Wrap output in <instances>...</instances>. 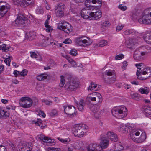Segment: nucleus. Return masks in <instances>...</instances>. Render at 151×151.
<instances>
[{"label":"nucleus","instance_id":"69168bd1","mask_svg":"<svg viewBox=\"0 0 151 151\" xmlns=\"http://www.w3.org/2000/svg\"><path fill=\"white\" fill-rule=\"evenodd\" d=\"M41 122H42L40 119H37L36 120H32V123H41Z\"/></svg>","mask_w":151,"mask_h":151},{"label":"nucleus","instance_id":"393cba45","mask_svg":"<svg viewBox=\"0 0 151 151\" xmlns=\"http://www.w3.org/2000/svg\"><path fill=\"white\" fill-rule=\"evenodd\" d=\"M136 42V40L134 38H129L125 42V45L128 47L132 48L133 47Z\"/></svg>","mask_w":151,"mask_h":151},{"label":"nucleus","instance_id":"72a5a7b5","mask_svg":"<svg viewBox=\"0 0 151 151\" xmlns=\"http://www.w3.org/2000/svg\"><path fill=\"white\" fill-rule=\"evenodd\" d=\"M35 112H37V115L40 116H41L43 117H45L46 115L44 112L41 110L39 108H37L35 110Z\"/></svg>","mask_w":151,"mask_h":151},{"label":"nucleus","instance_id":"79ce46f5","mask_svg":"<svg viewBox=\"0 0 151 151\" xmlns=\"http://www.w3.org/2000/svg\"><path fill=\"white\" fill-rule=\"evenodd\" d=\"M58 139L62 142L65 144H67L69 142L70 140L69 138H66V139H62L60 138H58Z\"/></svg>","mask_w":151,"mask_h":151},{"label":"nucleus","instance_id":"b1692460","mask_svg":"<svg viewBox=\"0 0 151 151\" xmlns=\"http://www.w3.org/2000/svg\"><path fill=\"white\" fill-rule=\"evenodd\" d=\"M91 18L93 17L95 20L100 18L102 16V12L100 10H98L95 12H91Z\"/></svg>","mask_w":151,"mask_h":151},{"label":"nucleus","instance_id":"37998d69","mask_svg":"<svg viewBox=\"0 0 151 151\" xmlns=\"http://www.w3.org/2000/svg\"><path fill=\"white\" fill-rule=\"evenodd\" d=\"M56 16L58 17H61L64 15L63 11H57L56 10L55 13Z\"/></svg>","mask_w":151,"mask_h":151},{"label":"nucleus","instance_id":"473e14b6","mask_svg":"<svg viewBox=\"0 0 151 151\" xmlns=\"http://www.w3.org/2000/svg\"><path fill=\"white\" fill-rule=\"evenodd\" d=\"M144 113L145 115L151 117V107H147L144 110Z\"/></svg>","mask_w":151,"mask_h":151},{"label":"nucleus","instance_id":"6e6552de","mask_svg":"<svg viewBox=\"0 0 151 151\" xmlns=\"http://www.w3.org/2000/svg\"><path fill=\"white\" fill-rule=\"evenodd\" d=\"M112 115L119 119L122 118L123 106H119L114 107L111 110Z\"/></svg>","mask_w":151,"mask_h":151},{"label":"nucleus","instance_id":"bb28decb","mask_svg":"<svg viewBox=\"0 0 151 151\" xmlns=\"http://www.w3.org/2000/svg\"><path fill=\"white\" fill-rule=\"evenodd\" d=\"M31 0H21V6L23 7L29 6L34 4L33 2L31 1Z\"/></svg>","mask_w":151,"mask_h":151},{"label":"nucleus","instance_id":"4d7b16f0","mask_svg":"<svg viewBox=\"0 0 151 151\" xmlns=\"http://www.w3.org/2000/svg\"><path fill=\"white\" fill-rule=\"evenodd\" d=\"M48 151H61L59 148H48Z\"/></svg>","mask_w":151,"mask_h":151},{"label":"nucleus","instance_id":"f3484780","mask_svg":"<svg viewBox=\"0 0 151 151\" xmlns=\"http://www.w3.org/2000/svg\"><path fill=\"white\" fill-rule=\"evenodd\" d=\"M26 18L22 14H20L18 15L17 19L15 20V25L23 24L25 23Z\"/></svg>","mask_w":151,"mask_h":151},{"label":"nucleus","instance_id":"bf43d9fd","mask_svg":"<svg viewBox=\"0 0 151 151\" xmlns=\"http://www.w3.org/2000/svg\"><path fill=\"white\" fill-rule=\"evenodd\" d=\"M14 4H20L21 5V0H12Z\"/></svg>","mask_w":151,"mask_h":151},{"label":"nucleus","instance_id":"58836bf2","mask_svg":"<svg viewBox=\"0 0 151 151\" xmlns=\"http://www.w3.org/2000/svg\"><path fill=\"white\" fill-rule=\"evenodd\" d=\"M107 44V41L106 40H102L99 43L98 46L99 47H103L106 45Z\"/></svg>","mask_w":151,"mask_h":151},{"label":"nucleus","instance_id":"4be33fe9","mask_svg":"<svg viewBox=\"0 0 151 151\" xmlns=\"http://www.w3.org/2000/svg\"><path fill=\"white\" fill-rule=\"evenodd\" d=\"M109 144V141L105 137H101V141L99 146L101 148V150L107 148Z\"/></svg>","mask_w":151,"mask_h":151},{"label":"nucleus","instance_id":"0eeeda50","mask_svg":"<svg viewBox=\"0 0 151 151\" xmlns=\"http://www.w3.org/2000/svg\"><path fill=\"white\" fill-rule=\"evenodd\" d=\"M57 28L58 29L63 30L67 33H69L72 31L71 25L65 21L60 22Z\"/></svg>","mask_w":151,"mask_h":151},{"label":"nucleus","instance_id":"e2e57ef3","mask_svg":"<svg viewBox=\"0 0 151 151\" xmlns=\"http://www.w3.org/2000/svg\"><path fill=\"white\" fill-rule=\"evenodd\" d=\"M128 62L126 61L123 62V70L126 69V66L128 65Z\"/></svg>","mask_w":151,"mask_h":151},{"label":"nucleus","instance_id":"7c9ffc66","mask_svg":"<svg viewBox=\"0 0 151 151\" xmlns=\"http://www.w3.org/2000/svg\"><path fill=\"white\" fill-rule=\"evenodd\" d=\"M140 51L138 49H137L134 52L133 57L134 59L136 60H139L141 58Z\"/></svg>","mask_w":151,"mask_h":151},{"label":"nucleus","instance_id":"a18cd8bd","mask_svg":"<svg viewBox=\"0 0 151 151\" xmlns=\"http://www.w3.org/2000/svg\"><path fill=\"white\" fill-rule=\"evenodd\" d=\"M101 25L103 27H107L110 25V24L108 21H106L102 22Z\"/></svg>","mask_w":151,"mask_h":151},{"label":"nucleus","instance_id":"9b49d317","mask_svg":"<svg viewBox=\"0 0 151 151\" xmlns=\"http://www.w3.org/2000/svg\"><path fill=\"white\" fill-rule=\"evenodd\" d=\"M10 9L9 5L5 2H0V18L3 17Z\"/></svg>","mask_w":151,"mask_h":151},{"label":"nucleus","instance_id":"5fc2aeb1","mask_svg":"<svg viewBox=\"0 0 151 151\" xmlns=\"http://www.w3.org/2000/svg\"><path fill=\"white\" fill-rule=\"evenodd\" d=\"M138 94L137 93H134L133 94H132L130 95V96L132 99H135L137 100H138L136 99L138 97Z\"/></svg>","mask_w":151,"mask_h":151},{"label":"nucleus","instance_id":"1a4fd4ad","mask_svg":"<svg viewBox=\"0 0 151 151\" xmlns=\"http://www.w3.org/2000/svg\"><path fill=\"white\" fill-rule=\"evenodd\" d=\"M65 113L70 117L76 116L77 112L75 107L72 105L65 106L63 107Z\"/></svg>","mask_w":151,"mask_h":151},{"label":"nucleus","instance_id":"3c124183","mask_svg":"<svg viewBox=\"0 0 151 151\" xmlns=\"http://www.w3.org/2000/svg\"><path fill=\"white\" fill-rule=\"evenodd\" d=\"M128 114V110L126 107L123 106V117L127 116Z\"/></svg>","mask_w":151,"mask_h":151},{"label":"nucleus","instance_id":"864d4df0","mask_svg":"<svg viewBox=\"0 0 151 151\" xmlns=\"http://www.w3.org/2000/svg\"><path fill=\"white\" fill-rule=\"evenodd\" d=\"M90 1L93 4H94L96 3L101 5L102 4L101 0H90Z\"/></svg>","mask_w":151,"mask_h":151},{"label":"nucleus","instance_id":"052dcab7","mask_svg":"<svg viewBox=\"0 0 151 151\" xmlns=\"http://www.w3.org/2000/svg\"><path fill=\"white\" fill-rule=\"evenodd\" d=\"M19 73L20 71L15 70L13 71V74L14 75L15 77H17L18 75H20Z\"/></svg>","mask_w":151,"mask_h":151},{"label":"nucleus","instance_id":"5701e85b","mask_svg":"<svg viewBox=\"0 0 151 151\" xmlns=\"http://www.w3.org/2000/svg\"><path fill=\"white\" fill-rule=\"evenodd\" d=\"M107 137L111 139L112 141L114 142L117 141L118 138L117 135L113 132H109L107 133Z\"/></svg>","mask_w":151,"mask_h":151},{"label":"nucleus","instance_id":"a19ab883","mask_svg":"<svg viewBox=\"0 0 151 151\" xmlns=\"http://www.w3.org/2000/svg\"><path fill=\"white\" fill-rule=\"evenodd\" d=\"M125 35H129L131 34H134L135 33V32L133 29H127L124 32Z\"/></svg>","mask_w":151,"mask_h":151},{"label":"nucleus","instance_id":"f257e3e1","mask_svg":"<svg viewBox=\"0 0 151 151\" xmlns=\"http://www.w3.org/2000/svg\"><path fill=\"white\" fill-rule=\"evenodd\" d=\"M138 16H139L138 21L139 23L146 24H151V12L150 13L148 11L145 10L143 12H132L131 15V19L135 20L137 19Z\"/></svg>","mask_w":151,"mask_h":151},{"label":"nucleus","instance_id":"a878e982","mask_svg":"<svg viewBox=\"0 0 151 151\" xmlns=\"http://www.w3.org/2000/svg\"><path fill=\"white\" fill-rule=\"evenodd\" d=\"M130 125V127L131 129L129 128V129H131L132 131V134L131 135H133V137L134 135L136 136H138L140 134V132L138 131V130H140L142 132L141 130L139 129H136L134 127H132L133 126L134 124L132 123H131Z\"/></svg>","mask_w":151,"mask_h":151},{"label":"nucleus","instance_id":"dca6fc26","mask_svg":"<svg viewBox=\"0 0 151 151\" xmlns=\"http://www.w3.org/2000/svg\"><path fill=\"white\" fill-rule=\"evenodd\" d=\"M32 147V145L31 142H25L22 144L21 149L22 151H31Z\"/></svg>","mask_w":151,"mask_h":151},{"label":"nucleus","instance_id":"6e6d98bb","mask_svg":"<svg viewBox=\"0 0 151 151\" xmlns=\"http://www.w3.org/2000/svg\"><path fill=\"white\" fill-rule=\"evenodd\" d=\"M115 58L116 60H121L123 58V55L122 54H121L116 55L115 56Z\"/></svg>","mask_w":151,"mask_h":151},{"label":"nucleus","instance_id":"20e7f679","mask_svg":"<svg viewBox=\"0 0 151 151\" xmlns=\"http://www.w3.org/2000/svg\"><path fill=\"white\" fill-rule=\"evenodd\" d=\"M76 44L82 47H87L91 43V41L88 38L84 36L77 37L75 40Z\"/></svg>","mask_w":151,"mask_h":151},{"label":"nucleus","instance_id":"cd10ccee","mask_svg":"<svg viewBox=\"0 0 151 151\" xmlns=\"http://www.w3.org/2000/svg\"><path fill=\"white\" fill-rule=\"evenodd\" d=\"M78 109L80 111H82L84 110V107L85 105V103L84 101L81 100L79 102H76Z\"/></svg>","mask_w":151,"mask_h":151},{"label":"nucleus","instance_id":"f704fd0d","mask_svg":"<svg viewBox=\"0 0 151 151\" xmlns=\"http://www.w3.org/2000/svg\"><path fill=\"white\" fill-rule=\"evenodd\" d=\"M65 5L63 3H59L55 7V9L57 11H63Z\"/></svg>","mask_w":151,"mask_h":151},{"label":"nucleus","instance_id":"4c0bfd02","mask_svg":"<svg viewBox=\"0 0 151 151\" xmlns=\"http://www.w3.org/2000/svg\"><path fill=\"white\" fill-rule=\"evenodd\" d=\"M60 82L59 84V86L61 87H63L64 85L65 81V77L63 75L60 76Z\"/></svg>","mask_w":151,"mask_h":151},{"label":"nucleus","instance_id":"a211bd4d","mask_svg":"<svg viewBox=\"0 0 151 151\" xmlns=\"http://www.w3.org/2000/svg\"><path fill=\"white\" fill-rule=\"evenodd\" d=\"M130 136L134 141L137 143L142 142L146 138V134L145 132H142L140 137L139 138H135L133 137V135H131Z\"/></svg>","mask_w":151,"mask_h":151},{"label":"nucleus","instance_id":"c9c22d12","mask_svg":"<svg viewBox=\"0 0 151 151\" xmlns=\"http://www.w3.org/2000/svg\"><path fill=\"white\" fill-rule=\"evenodd\" d=\"M144 39L147 43L151 44V35L148 34L145 35Z\"/></svg>","mask_w":151,"mask_h":151},{"label":"nucleus","instance_id":"e433bc0d","mask_svg":"<svg viewBox=\"0 0 151 151\" xmlns=\"http://www.w3.org/2000/svg\"><path fill=\"white\" fill-rule=\"evenodd\" d=\"M139 91L142 94H147L149 92V90L147 87H145L144 88H140Z\"/></svg>","mask_w":151,"mask_h":151},{"label":"nucleus","instance_id":"9d476101","mask_svg":"<svg viewBox=\"0 0 151 151\" xmlns=\"http://www.w3.org/2000/svg\"><path fill=\"white\" fill-rule=\"evenodd\" d=\"M37 138L40 139L42 143L48 146H52L55 144L54 140L42 134L37 136Z\"/></svg>","mask_w":151,"mask_h":151},{"label":"nucleus","instance_id":"2eb2a0df","mask_svg":"<svg viewBox=\"0 0 151 151\" xmlns=\"http://www.w3.org/2000/svg\"><path fill=\"white\" fill-rule=\"evenodd\" d=\"M10 108L9 107H0V118H6L9 115V110Z\"/></svg>","mask_w":151,"mask_h":151},{"label":"nucleus","instance_id":"c03bdc74","mask_svg":"<svg viewBox=\"0 0 151 151\" xmlns=\"http://www.w3.org/2000/svg\"><path fill=\"white\" fill-rule=\"evenodd\" d=\"M36 13L38 14H42L44 13V10L42 7H39L36 10Z\"/></svg>","mask_w":151,"mask_h":151},{"label":"nucleus","instance_id":"8fccbe9b","mask_svg":"<svg viewBox=\"0 0 151 151\" xmlns=\"http://www.w3.org/2000/svg\"><path fill=\"white\" fill-rule=\"evenodd\" d=\"M57 111L55 109H53L51 111L50 114L51 116H56L57 115Z\"/></svg>","mask_w":151,"mask_h":151},{"label":"nucleus","instance_id":"7ed1b4c3","mask_svg":"<svg viewBox=\"0 0 151 151\" xmlns=\"http://www.w3.org/2000/svg\"><path fill=\"white\" fill-rule=\"evenodd\" d=\"M88 127L83 123L77 124L73 126V134L77 137H81L89 130Z\"/></svg>","mask_w":151,"mask_h":151},{"label":"nucleus","instance_id":"de8ad7c7","mask_svg":"<svg viewBox=\"0 0 151 151\" xmlns=\"http://www.w3.org/2000/svg\"><path fill=\"white\" fill-rule=\"evenodd\" d=\"M28 71L26 69H24L21 72H20V75L22 76H24L27 75Z\"/></svg>","mask_w":151,"mask_h":151},{"label":"nucleus","instance_id":"ea45409f","mask_svg":"<svg viewBox=\"0 0 151 151\" xmlns=\"http://www.w3.org/2000/svg\"><path fill=\"white\" fill-rule=\"evenodd\" d=\"M44 24L46 28L45 30L47 32H50L52 30L53 28L52 26L49 25L48 24Z\"/></svg>","mask_w":151,"mask_h":151},{"label":"nucleus","instance_id":"ddd939ff","mask_svg":"<svg viewBox=\"0 0 151 151\" xmlns=\"http://www.w3.org/2000/svg\"><path fill=\"white\" fill-rule=\"evenodd\" d=\"M92 7L89 6L88 7H86V8L83 9L81 12V17L85 19H88L91 18V12L89 11L91 10Z\"/></svg>","mask_w":151,"mask_h":151},{"label":"nucleus","instance_id":"c756f323","mask_svg":"<svg viewBox=\"0 0 151 151\" xmlns=\"http://www.w3.org/2000/svg\"><path fill=\"white\" fill-rule=\"evenodd\" d=\"M47 75L45 73L41 74L37 76V79L39 81H42L47 79Z\"/></svg>","mask_w":151,"mask_h":151},{"label":"nucleus","instance_id":"39448f33","mask_svg":"<svg viewBox=\"0 0 151 151\" xmlns=\"http://www.w3.org/2000/svg\"><path fill=\"white\" fill-rule=\"evenodd\" d=\"M19 103L21 107L24 108H29L32 106L33 101L29 97H24L20 98Z\"/></svg>","mask_w":151,"mask_h":151},{"label":"nucleus","instance_id":"412c9836","mask_svg":"<svg viewBox=\"0 0 151 151\" xmlns=\"http://www.w3.org/2000/svg\"><path fill=\"white\" fill-rule=\"evenodd\" d=\"M88 151H103L99 145L97 144H90L88 148Z\"/></svg>","mask_w":151,"mask_h":151},{"label":"nucleus","instance_id":"423d86ee","mask_svg":"<svg viewBox=\"0 0 151 151\" xmlns=\"http://www.w3.org/2000/svg\"><path fill=\"white\" fill-rule=\"evenodd\" d=\"M86 100L90 102L97 100L98 103H101L102 101V96L97 92H94L89 94L87 96Z\"/></svg>","mask_w":151,"mask_h":151},{"label":"nucleus","instance_id":"f8f14e48","mask_svg":"<svg viewBox=\"0 0 151 151\" xmlns=\"http://www.w3.org/2000/svg\"><path fill=\"white\" fill-rule=\"evenodd\" d=\"M78 86V83L72 79L67 82L64 87L66 89L70 91H73Z\"/></svg>","mask_w":151,"mask_h":151},{"label":"nucleus","instance_id":"13d9d810","mask_svg":"<svg viewBox=\"0 0 151 151\" xmlns=\"http://www.w3.org/2000/svg\"><path fill=\"white\" fill-rule=\"evenodd\" d=\"M11 61V60L10 58H7L5 59L4 60V62L7 65L9 66L10 65V62Z\"/></svg>","mask_w":151,"mask_h":151},{"label":"nucleus","instance_id":"774afa93","mask_svg":"<svg viewBox=\"0 0 151 151\" xmlns=\"http://www.w3.org/2000/svg\"><path fill=\"white\" fill-rule=\"evenodd\" d=\"M51 16L50 15H48L47 16V18L46 20L45 21L44 24H48V21L49 20Z\"/></svg>","mask_w":151,"mask_h":151},{"label":"nucleus","instance_id":"680f3d73","mask_svg":"<svg viewBox=\"0 0 151 151\" xmlns=\"http://www.w3.org/2000/svg\"><path fill=\"white\" fill-rule=\"evenodd\" d=\"M31 57L33 58H36L37 57V55L35 53L33 52H30Z\"/></svg>","mask_w":151,"mask_h":151},{"label":"nucleus","instance_id":"6ab92c4d","mask_svg":"<svg viewBox=\"0 0 151 151\" xmlns=\"http://www.w3.org/2000/svg\"><path fill=\"white\" fill-rule=\"evenodd\" d=\"M105 73L108 76H114L112 78H111V79H112V81L111 80L109 81H108L107 80H106L105 78H103V79L105 82L106 83L109 82L110 83H112V81H114L116 80V76L114 70L109 69L106 70Z\"/></svg>","mask_w":151,"mask_h":151},{"label":"nucleus","instance_id":"2f4dec72","mask_svg":"<svg viewBox=\"0 0 151 151\" xmlns=\"http://www.w3.org/2000/svg\"><path fill=\"white\" fill-rule=\"evenodd\" d=\"M66 59L72 67H76V63L75 61L68 56L66 55Z\"/></svg>","mask_w":151,"mask_h":151},{"label":"nucleus","instance_id":"49530a36","mask_svg":"<svg viewBox=\"0 0 151 151\" xmlns=\"http://www.w3.org/2000/svg\"><path fill=\"white\" fill-rule=\"evenodd\" d=\"M35 126H39L41 129H43L47 125L45 123H35Z\"/></svg>","mask_w":151,"mask_h":151},{"label":"nucleus","instance_id":"338daca9","mask_svg":"<svg viewBox=\"0 0 151 151\" xmlns=\"http://www.w3.org/2000/svg\"><path fill=\"white\" fill-rule=\"evenodd\" d=\"M71 42V40L70 39H67L63 42V43L65 44H69Z\"/></svg>","mask_w":151,"mask_h":151},{"label":"nucleus","instance_id":"4468645a","mask_svg":"<svg viewBox=\"0 0 151 151\" xmlns=\"http://www.w3.org/2000/svg\"><path fill=\"white\" fill-rule=\"evenodd\" d=\"M99 106L96 105H93L90 108L91 110L94 114V117L96 118H99L101 115V111L99 110Z\"/></svg>","mask_w":151,"mask_h":151},{"label":"nucleus","instance_id":"603ef678","mask_svg":"<svg viewBox=\"0 0 151 151\" xmlns=\"http://www.w3.org/2000/svg\"><path fill=\"white\" fill-rule=\"evenodd\" d=\"M42 102L44 103L46 105H51L52 103V102L51 101H48L47 100L43 99Z\"/></svg>","mask_w":151,"mask_h":151},{"label":"nucleus","instance_id":"c85d7f7f","mask_svg":"<svg viewBox=\"0 0 151 151\" xmlns=\"http://www.w3.org/2000/svg\"><path fill=\"white\" fill-rule=\"evenodd\" d=\"M99 86V85L95 84L94 83H92L90 84L88 89V90H90L93 91H97Z\"/></svg>","mask_w":151,"mask_h":151},{"label":"nucleus","instance_id":"f03ea898","mask_svg":"<svg viewBox=\"0 0 151 151\" xmlns=\"http://www.w3.org/2000/svg\"><path fill=\"white\" fill-rule=\"evenodd\" d=\"M142 66L141 63L136 64L135 66L137 68L136 72L138 79L145 80L151 76V68L147 67L141 70L140 67Z\"/></svg>","mask_w":151,"mask_h":151},{"label":"nucleus","instance_id":"09e8293b","mask_svg":"<svg viewBox=\"0 0 151 151\" xmlns=\"http://www.w3.org/2000/svg\"><path fill=\"white\" fill-rule=\"evenodd\" d=\"M70 53L72 56H76L77 55V52L76 50L72 49L70 51Z\"/></svg>","mask_w":151,"mask_h":151},{"label":"nucleus","instance_id":"0e129e2a","mask_svg":"<svg viewBox=\"0 0 151 151\" xmlns=\"http://www.w3.org/2000/svg\"><path fill=\"white\" fill-rule=\"evenodd\" d=\"M0 151H6L5 147L1 145H0Z\"/></svg>","mask_w":151,"mask_h":151},{"label":"nucleus","instance_id":"aec40b11","mask_svg":"<svg viewBox=\"0 0 151 151\" xmlns=\"http://www.w3.org/2000/svg\"><path fill=\"white\" fill-rule=\"evenodd\" d=\"M1 50L4 52H12L13 50V47L8 46L7 45L3 44L2 42L0 41V50Z\"/></svg>","mask_w":151,"mask_h":151}]
</instances>
